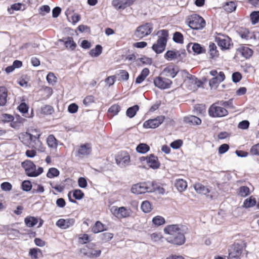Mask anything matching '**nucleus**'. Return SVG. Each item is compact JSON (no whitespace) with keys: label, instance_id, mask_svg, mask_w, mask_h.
Wrapping results in <instances>:
<instances>
[{"label":"nucleus","instance_id":"1","mask_svg":"<svg viewBox=\"0 0 259 259\" xmlns=\"http://www.w3.org/2000/svg\"><path fill=\"white\" fill-rule=\"evenodd\" d=\"M165 234L168 235L166 238L167 242L176 246H180L186 242L185 232L179 225H169L164 229Z\"/></svg>","mask_w":259,"mask_h":259},{"label":"nucleus","instance_id":"2","mask_svg":"<svg viewBox=\"0 0 259 259\" xmlns=\"http://www.w3.org/2000/svg\"><path fill=\"white\" fill-rule=\"evenodd\" d=\"M131 192L136 194L153 192H157L159 194H163L165 193V190L161 187L160 184L155 181H147L133 185Z\"/></svg>","mask_w":259,"mask_h":259},{"label":"nucleus","instance_id":"3","mask_svg":"<svg viewBox=\"0 0 259 259\" xmlns=\"http://www.w3.org/2000/svg\"><path fill=\"white\" fill-rule=\"evenodd\" d=\"M231 104L230 101H221L212 104L208 109V114L212 117H222L228 114L226 108Z\"/></svg>","mask_w":259,"mask_h":259},{"label":"nucleus","instance_id":"4","mask_svg":"<svg viewBox=\"0 0 259 259\" xmlns=\"http://www.w3.org/2000/svg\"><path fill=\"white\" fill-rule=\"evenodd\" d=\"M186 22L191 29L195 30L202 29L206 25L205 20L196 14L188 16L186 19Z\"/></svg>","mask_w":259,"mask_h":259},{"label":"nucleus","instance_id":"5","mask_svg":"<svg viewBox=\"0 0 259 259\" xmlns=\"http://www.w3.org/2000/svg\"><path fill=\"white\" fill-rule=\"evenodd\" d=\"M21 142L26 146L34 149L39 152H44L45 150L40 138H32L22 136L20 137Z\"/></svg>","mask_w":259,"mask_h":259},{"label":"nucleus","instance_id":"6","mask_svg":"<svg viewBox=\"0 0 259 259\" xmlns=\"http://www.w3.org/2000/svg\"><path fill=\"white\" fill-rule=\"evenodd\" d=\"M21 165L25 170V174L30 177H36L44 171L42 167H39L36 169V165L29 160H25L22 163Z\"/></svg>","mask_w":259,"mask_h":259},{"label":"nucleus","instance_id":"7","mask_svg":"<svg viewBox=\"0 0 259 259\" xmlns=\"http://www.w3.org/2000/svg\"><path fill=\"white\" fill-rule=\"evenodd\" d=\"M110 211L118 219H123L129 218L132 214V210L130 208H127L124 206L118 207L117 206H112Z\"/></svg>","mask_w":259,"mask_h":259},{"label":"nucleus","instance_id":"8","mask_svg":"<svg viewBox=\"0 0 259 259\" xmlns=\"http://www.w3.org/2000/svg\"><path fill=\"white\" fill-rule=\"evenodd\" d=\"M158 38L156 43L153 44L152 49H165L168 37V31L162 29L158 32Z\"/></svg>","mask_w":259,"mask_h":259},{"label":"nucleus","instance_id":"9","mask_svg":"<svg viewBox=\"0 0 259 259\" xmlns=\"http://www.w3.org/2000/svg\"><path fill=\"white\" fill-rule=\"evenodd\" d=\"M115 161L119 166L125 167L130 164V155L127 151H121L115 155Z\"/></svg>","mask_w":259,"mask_h":259},{"label":"nucleus","instance_id":"10","mask_svg":"<svg viewBox=\"0 0 259 259\" xmlns=\"http://www.w3.org/2000/svg\"><path fill=\"white\" fill-rule=\"evenodd\" d=\"M152 30L153 24L151 23H146L137 28L135 35L139 38H142L149 35Z\"/></svg>","mask_w":259,"mask_h":259},{"label":"nucleus","instance_id":"11","mask_svg":"<svg viewBox=\"0 0 259 259\" xmlns=\"http://www.w3.org/2000/svg\"><path fill=\"white\" fill-rule=\"evenodd\" d=\"M165 117L163 115H159L152 119H149L143 123V127L145 128H155L161 125Z\"/></svg>","mask_w":259,"mask_h":259},{"label":"nucleus","instance_id":"12","mask_svg":"<svg viewBox=\"0 0 259 259\" xmlns=\"http://www.w3.org/2000/svg\"><path fill=\"white\" fill-rule=\"evenodd\" d=\"M140 159L141 162L146 161L148 166L153 169H157L160 166L158 157L153 154L147 156H142Z\"/></svg>","mask_w":259,"mask_h":259},{"label":"nucleus","instance_id":"13","mask_svg":"<svg viewBox=\"0 0 259 259\" xmlns=\"http://www.w3.org/2000/svg\"><path fill=\"white\" fill-rule=\"evenodd\" d=\"M153 82L155 87L162 90L169 88L172 84L171 80L161 76L156 77Z\"/></svg>","mask_w":259,"mask_h":259},{"label":"nucleus","instance_id":"14","mask_svg":"<svg viewBox=\"0 0 259 259\" xmlns=\"http://www.w3.org/2000/svg\"><path fill=\"white\" fill-rule=\"evenodd\" d=\"M243 246L239 243H234L229 249V256L231 258H239L242 254Z\"/></svg>","mask_w":259,"mask_h":259},{"label":"nucleus","instance_id":"15","mask_svg":"<svg viewBox=\"0 0 259 259\" xmlns=\"http://www.w3.org/2000/svg\"><path fill=\"white\" fill-rule=\"evenodd\" d=\"M216 41L218 45L221 49H230L233 47V43L231 39L228 36H223L216 38Z\"/></svg>","mask_w":259,"mask_h":259},{"label":"nucleus","instance_id":"16","mask_svg":"<svg viewBox=\"0 0 259 259\" xmlns=\"http://www.w3.org/2000/svg\"><path fill=\"white\" fill-rule=\"evenodd\" d=\"M75 222V220L74 218L60 219L56 222V225L62 229H67L73 226Z\"/></svg>","mask_w":259,"mask_h":259},{"label":"nucleus","instance_id":"17","mask_svg":"<svg viewBox=\"0 0 259 259\" xmlns=\"http://www.w3.org/2000/svg\"><path fill=\"white\" fill-rule=\"evenodd\" d=\"M136 0H113L112 6L117 10H123L132 5Z\"/></svg>","mask_w":259,"mask_h":259},{"label":"nucleus","instance_id":"18","mask_svg":"<svg viewBox=\"0 0 259 259\" xmlns=\"http://www.w3.org/2000/svg\"><path fill=\"white\" fill-rule=\"evenodd\" d=\"M96 245L94 243L89 244L87 247L89 248L88 251L84 254L90 258H95L100 256L101 250L99 249H95L94 248Z\"/></svg>","mask_w":259,"mask_h":259},{"label":"nucleus","instance_id":"19","mask_svg":"<svg viewBox=\"0 0 259 259\" xmlns=\"http://www.w3.org/2000/svg\"><path fill=\"white\" fill-rule=\"evenodd\" d=\"M178 72L179 69L178 67L174 64H169L163 69V72H164L166 75L172 78L176 76Z\"/></svg>","mask_w":259,"mask_h":259},{"label":"nucleus","instance_id":"20","mask_svg":"<svg viewBox=\"0 0 259 259\" xmlns=\"http://www.w3.org/2000/svg\"><path fill=\"white\" fill-rule=\"evenodd\" d=\"M14 118V120L10 123V126L13 128L19 129L26 119L18 114L16 115Z\"/></svg>","mask_w":259,"mask_h":259},{"label":"nucleus","instance_id":"21","mask_svg":"<svg viewBox=\"0 0 259 259\" xmlns=\"http://www.w3.org/2000/svg\"><path fill=\"white\" fill-rule=\"evenodd\" d=\"M42 133L41 131L37 128H31L26 132L22 134L21 136L29 137L32 138H40Z\"/></svg>","mask_w":259,"mask_h":259},{"label":"nucleus","instance_id":"22","mask_svg":"<svg viewBox=\"0 0 259 259\" xmlns=\"http://www.w3.org/2000/svg\"><path fill=\"white\" fill-rule=\"evenodd\" d=\"M121 110V107L118 104L112 105L108 110L107 116L109 118H112L118 114Z\"/></svg>","mask_w":259,"mask_h":259},{"label":"nucleus","instance_id":"23","mask_svg":"<svg viewBox=\"0 0 259 259\" xmlns=\"http://www.w3.org/2000/svg\"><path fill=\"white\" fill-rule=\"evenodd\" d=\"M8 90L4 86L0 87V106H5L7 102Z\"/></svg>","mask_w":259,"mask_h":259},{"label":"nucleus","instance_id":"24","mask_svg":"<svg viewBox=\"0 0 259 259\" xmlns=\"http://www.w3.org/2000/svg\"><path fill=\"white\" fill-rule=\"evenodd\" d=\"M194 188L197 193L204 195H207L210 192L208 188L200 183H196L194 185Z\"/></svg>","mask_w":259,"mask_h":259},{"label":"nucleus","instance_id":"25","mask_svg":"<svg viewBox=\"0 0 259 259\" xmlns=\"http://www.w3.org/2000/svg\"><path fill=\"white\" fill-rule=\"evenodd\" d=\"M91 147L90 144L86 143L80 145L78 150V155H87L91 152Z\"/></svg>","mask_w":259,"mask_h":259},{"label":"nucleus","instance_id":"26","mask_svg":"<svg viewBox=\"0 0 259 259\" xmlns=\"http://www.w3.org/2000/svg\"><path fill=\"white\" fill-rule=\"evenodd\" d=\"M181 54L178 51L168 50L164 55L165 58L169 61L174 60L179 58Z\"/></svg>","mask_w":259,"mask_h":259},{"label":"nucleus","instance_id":"27","mask_svg":"<svg viewBox=\"0 0 259 259\" xmlns=\"http://www.w3.org/2000/svg\"><path fill=\"white\" fill-rule=\"evenodd\" d=\"M175 186L179 191L183 192L187 188V183L183 179H177L175 183Z\"/></svg>","mask_w":259,"mask_h":259},{"label":"nucleus","instance_id":"28","mask_svg":"<svg viewBox=\"0 0 259 259\" xmlns=\"http://www.w3.org/2000/svg\"><path fill=\"white\" fill-rule=\"evenodd\" d=\"M184 121L186 123L193 125H200L201 123V120L199 117L194 115L185 117Z\"/></svg>","mask_w":259,"mask_h":259},{"label":"nucleus","instance_id":"29","mask_svg":"<svg viewBox=\"0 0 259 259\" xmlns=\"http://www.w3.org/2000/svg\"><path fill=\"white\" fill-rule=\"evenodd\" d=\"M236 7L237 4L236 2L233 1L226 2L223 5V8L228 13H231L235 11L236 9Z\"/></svg>","mask_w":259,"mask_h":259},{"label":"nucleus","instance_id":"30","mask_svg":"<svg viewBox=\"0 0 259 259\" xmlns=\"http://www.w3.org/2000/svg\"><path fill=\"white\" fill-rule=\"evenodd\" d=\"M47 143L49 147L56 149L58 146V141L53 135H50L47 139Z\"/></svg>","mask_w":259,"mask_h":259},{"label":"nucleus","instance_id":"31","mask_svg":"<svg viewBox=\"0 0 259 259\" xmlns=\"http://www.w3.org/2000/svg\"><path fill=\"white\" fill-rule=\"evenodd\" d=\"M149 72H150L148 68H144L142 70L140 75H138V76L137 77L136 82L137 83H140L143 82L145 79L146 77L149 75Z\"/></svg>","mask_w":259,"mask_h":259},{"label":"nucleus","instance_id":"32","mask_svg":"<svg viewBox=\"0 0 259 259\" xmlns=\"http://www.w3.org/2000/svg\"><path fill=\"white\" fill-rule=\"evenodd\" d=\"M104 230V225L99 221H97L92 228V231L95 234L101 232Z\"/></svg>","mask_w":259,"mask_h":259},{"label":"nucleus","instance_id":"33","mask_svg":"<svg viewBox=\"0 0 259 259\" xmlns=\"http://www.w3.org/2000/svg\"><path fill=\"white\" fill-rule=\"evenodd\" d=\"M61 41L64 42V46L66 48L75 49L76 47V44L72 37H68Z\"/></svg>","mask_w":259,"mask_h":259},{"label":"nucleus","instance_id":"34","mask_svg":"<svg viewBox=\"0 0 259 259\" xmlns=\"http://www.w3.org/2000/svg\"><path fill=\"white\" fill-rule=\"evenodd\" d=\"M139 110V106L137 105H135L132 107H129L127 108L126 111V115L127 117L130 118L134 117L137 112Z\"/></svg>","mask_w":259,"mask_h":259},{"label":"nucleus","instance_id":"35","mask_svg":"<svg viewBox=\"0 0 259 259\" xmlns=\"http://www.w3.org/2000/svg\"><path fill=\"white\" fill-rule=\"evenodd\" d=\"M24 222L28 227L31 228L34 226L38 223V220L34 217L28 216L25 218Z\"/></svg>","mask_w":259,"mask_h":259},{"label":"nucleus","instance_id":"36","mask_svg":"<svg viewBox=\"0 0 259 259\" xmlns=\"http://www.w3.org/2000/svg\"><path fill=\"white\" fill-rule=\"evenodd\" d=\"M29 255L32 259H38L39 256L42 255L41 250L38 248H31L29 251Z\"/></svg>","mask_w":259,"mask_h":259},{"label":"nucleus","instance_id":"37","mask_svg":"<svg viewBox=\"0 0 259 259\" xmlns=\"http://www.w3.org/2000/svg\"><path fill=\"white\" fill-rule=\"evenodd\" d=\"M256 199L252 196L246 199L243 202V206L245 208H250L255 205Z\"/></svg>","mask_w":259,"mask_h":259},{"label":"nucleus","instance_id":"38","mask_svg":"<svg viewBox=\"0 0 259 259\" xmlns=\"http://www.w3.org/2000/svg\"><path fill=\"white\" fill-rule=\"evenodd\" d=\"M150 147L145 143H140L136 147V151L139 153L145 154L150 150Z\"/></svg>","mask_w":259,"mask_h":259},{"label":"nucleus","instance_id":"39","mask_svg":"<svg viewBox=\"0 0 259 259\" xmlns=\"http://www.w3.org/2000/svg\"><path fill=\"white\" fill-rule=\"evenodd\" d=\"M14 117L11 114L7 113H3L0 116V122L5 123L11 122L12 120H14Z\"/></svg>","mask_w":259,"mask_h":259},{"label":"nucleus","instance_id":"40","mask_svg":"<svg viewBox=\"0 0 259 259\" xmlns=\"http://www.w3.org/2000/svg\"><path fill=\"white\" fill-rule=\"evenodd\" d=\"M59 175L60 171L57 168L55 167H51L49 169L47 174V177L48 178L52 179L59 176Z\"/></svg>","mask_w":259,"mask_h":259},{"label":"nucleus","instance_id":"41","mask_svg":"<svg viewBox=\"0 0 259 259\" xmlns=\"http://www.w3.org/2000/svg\"><path fill=\"white\" fill-rule=\"evenodd\" d=\"M250 194V189L247 186H241L238 190V195L241 197H245Z\"/></svg>","mask_w":259,"mask_h":259},{"label":"nucleus","instance_id":"42","mask_svg":"<svg viewBox=\"0 0 259 259\" xmlns=\"http://www.w3.org/2000/svg\"><path fill=\"white\" fill-rule=\"evenodd\" d=\"M141 208L145 213H148L152 210V205L149 201H144L141 204Z\"/></svg>","mask_w":259,"mask_h":259},{"label":"nucleus","instance_id":"43","mask_svg":"<svg viewBox=\"0 0 259 259\" xmlns=\"http://www.w3.org/2000/svg\"><path fill=\"white\" fill-rule=\"evenodd\" d=\"M54 111L53 107L49 105H46L41 108V113L44 115H51Z\"/></svg>","mask_w":259,"mask_h":259},{"label":"nucleus","instance_id":"44","mask_svg":"<svg viewBox=\"0 0 259 259\" xmlns=\"http://www.w3.org/2000/svg\"><path fill=\"white\" fill-rule=\"evenodd\" d=\"M238 53L245 59H248L253 54V50H237Z\"/></svg>","mask_w":259,"mask_h":259},{"label":"nucleus","instance_id":"45","mask_svg":"<svg viewBox=\"0 0 259 259\" xmlns=\"http://www.w3.org/2000/svg\"><path fill=\"white\" fill-rule=\"evenodd\" d=\"M153 224L156 226H159L163 225L165 223L164 218L160 215H157L152 219Z\"/></svg>","mask_w":259,"mask_h":259},{"label":"nucleus","instance_id":"46","mask_svg":"<svg viewBox=\"0 0 259 259\" xmlns=\"http://www.w3.org/2000/svg\"><path fill=\"white\" fill-rule=\"evenodd\" d=\"M251 156H259V143L252 145L249 151Z\"/></svg>","mask_w":259,"mask_h":259},{"label":"nucleus","instance_id":"47","mask_svg":"<svg viewBox=\"0 0 259 259\" xmlns=\"http://www.w3.org/2000/svg\"><path fill=\"white\" fill-rule=\"evenodd\" d=\"M250 19L252 24L259 22V11H253L250 14Z\"/></svg>","mask_w":259,"mask_h":259},{"label":"nucleus","instance_id":"48","mask_svg":"<svg viewBox=\"0 0 259 259\" xmlns=\"http://www.w3.org/2000/svg\"><path fill=\"white\" fill-rule=\"evenodd\" d=\"M73 197L77 200H80L84 196V193L80 189H75L72 191Z\"/></svg>","mask_w":259,"mask_h":259},{"label":"nucleus","instance_id":"49","mask_svg":"<svg viewBox=\"0 0 259 259\" xmlns=\"http://www.w3.org/2000/svg\"><path fill=\"white\" fill-rule=\"evenodd\" d=\"M113 237V234L109 232H105L101 234V239L103 242L110 241Z\"/></svg>","mask_w":259,"mask_h":259},{"label":"nucleus","instance_id":"50","mask_svg":"<svg viewBox=\"0 0 259 259\" xmlns=\"http://www.w3.org/2000/svg\"><path fill=\"white\" fill-rule=\"evenodd\" d=\"M173 39L176 42L183 43V35L181 33L179 32H176L174 34Z\"/></svg>","mask_w":259,"mask_h":259},{"label":"nucleus","instance_id":"51","mask_svg":"<svg viewBox=\"0 0 259 259\" xmlns=\"http://www.w3.org/2000/svg\"><path fill=\"white\" fill-rule=\"evenodd\" d=\"M17 109L21 113L25 114L27 113L29 107L25 103L23 102L18 106Z\"/></svg>","mask_w":259,"mask_h":259},{"label":"nucleus","instance_id":"52","mask_svg":"<svg viewBox=\"0 0 259 259\" xmlns=\"http://www.w3.org/2000/svg\"><path fill=\"white\" fill-rule=\"evenodd\" d=\"M95 102V97L93 95L87 96L83 101V104L88 106L91 104Z\"/></svg>","mask_w":259,"mask_h":259},{"label":"nucleus","instance_id":"53","mask_svg":"<svg viewBox=\"0 0 259 259\" xmlns=\"http://www.w3.org/2000/svg\"><path fill=\"white\" fill-rule=\"evenodd\" d=\"M209 58L215 60L219 56V53L218 50H209L208 52Z\"/></svg>","mask_w":259,"mask_h":259},{"label":"nucleus","instance_id":"54","mask_svg":"<svg viewBox=\"0 0 259 259\" xmlns=\"http://www.w3.org/2000/svg\"><path fill=\"white\" fill-rule=\"evenodd\" d=\"M119 80H127L129 78L128 73L124 70L119 71Z\"/></svg>","mask_w":259,"mask_h":259},{"label":"nucleus","instance_id":"55","mask_svg":"<svg viewBox=\"0 0 259 259\" xmlns=\"http://www.w3.org/2000/svg\"><path fill=\"white\" fill-rule=\"evenodd\" d=\"M22 188L24 191H29L32 188V185L30 181H24L22 182Z\"/></svg>","mask_w":259,"mask_h":259},{"label":"nucleus","instance_id":"56","mask_svg":"<svg viewBox=\"0 0 259 259\" xmlns=\"http://www.w3.org/2000/svg\"><path fill=\"white\" fill-rule=\"evenodd\" d=\"M22 4L21 3H15L11 5V9H8V11L10 14L13 13V11H19L21 9Z\"/></svg>","mask_w":259,"mask_h":259},{"label":"nucleus","instance_id":"57","mask_svg":"<svg viewBox=\"0 0 259 259\" xmlns=\"http://www.w3.org/2000/svg\"><path fill=\"white\" fill-rule=\"evenodd\" d=\"M229 149V145L227 144L221 145L218 149V152L220 154L226 153Z\"/></svg>","mask_w":259,"mask_h":259},{"label":"nucleus","instance_id":"58","mask_svg":"<svg viewBox=\"0 0 259 259\" xmlns=\"http://www.w3.org/2000/svg\"><path fill=\"white\" fill-rule=\"evenodd\" d=\"M249 122L248 120H244L238 123V127L242 130H246L249 127Z\"/></svg>","mask_w":259,"mask_h":259},{"label":"nucleus","instance_id":"59","mask_svg":"<svg viewBox=\"0 0 259 259\" xmlns=\"http://www.w3.org/2000/svg\"><path fill=\"white\" fill-rule=\"evenodd\" d=\"M1 189L5 191H11L12 189V185L9 182H4L1 185Z\"/></svg>","mask_w":259,"mask_h":259},{"label":"nucleus","instance_id":"60","mask_svg":"<svg viewBox=\"0 0 259 259\" xmlns=\"http://www.w3.org/2000/svg\"><path fill=\"white\" fill-rule=\"evenodd\" d=\"M78 185L79 187L85 188L88 186V183L86 179L83 177H80L78 179Z\"/></svg>","mask_w":259,"mask_h":259},{"label":"nucleus","instance_id":"61","mask_svg":"<svg viewBox=\"0 0 259 259\" xmlns=\"http://www.w3.org/2000/svg\"><path fill=\"white\" fill-rule=\"evenodd\" d=\"M89 241L90 237L87 234H83L79 237V242L81 244H85Z\"/></svg>","mask_w":259,"mask_h":259},{"label":"nucleus","instance_id":"62","mask_svg":"<svg viewBox=\"0 0 259 259\" xmlns=\"http://www.w3.org/2000/svg\"><path fill=\"white\" fill-rule=\"evenodd\" d=\"M78 107L75 103H72L69 105L68 111L71 113H75L77 112Z\"/></svg>","mask_w":259,"mask_h":259},{"label":"nucleus","instance_id":"63","mask_svg":"<svg viewBox=\"0 0 259 259\" xmlns=\"http://www.w3.org/2000/svg\"><path fill=\"white\" fill-rule=\"evenodd\" d=\"M140 61L144 65H151L152 63V59L151 58L144 56L140 59Z\"/></svg>","mask_w":259,"mask_h":259},{"label":"nucleus","instance_id":"64","mask_svg":"<svg viewBox=\"0 0 259 259\" xmlns=\"http://www.w3.org/2000/svg\"><path fill=\"white\" fill-rule=\"evenodd\" d=\"M183 144V141L181 140H177L174 141L170 144V146L173 149H178Z\"/></svg>","mask_w":259,"mask_h":259}]
</instances>
